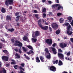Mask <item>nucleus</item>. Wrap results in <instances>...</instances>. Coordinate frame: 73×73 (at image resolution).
I'll list each match as a JSON object with an SVG mask.
<instances>
[{"label":"nucleus","instance_id":"f257e3e1","mask_svg":"<svg viewBox=\"0 0 73 73\" xmlns=\"http://www.w3.org/2000/svg\"><path fill=\"white\" fill-rule=\"evenodd\" d=\"M41 19H40L39 20L38 22V26L40 27V28H41L42 29H43V30H44L45 31H46L48 29V26H45L44 27H42V25L41 23Z\"/></svg>","mask_w":73,"mask_h":73},{"label":"nucleus","instance_id":"f03ea898","mask_svg":"<svg viewBox=\"0 0 73 73\" xmlns=\"http://www.w3.org/2000/svg\"><path fill=\"white\" fill-rule=\"evenodd\" d=\"M58 6V7L57 10H60L61 8L62 9H63V7H62V6H61V5H60V4H56L53 5L52 6V9H53L56 10V7H57Z\"/></svg>","mask_w":73,"mask_h":73},{"label":"nucleus","instance_id":"7ed1b4c3","mask_svg":"<svg viewBox=\"0 0 73 73\" xmlns=\"http://www.w3.org/2000/svg\"><path fill=\"white\" fill-rule=\"evenodd\" d=\"M14 45L15 46H18L20 48H21L22 46H23V44L21 42H20L18 40H16L15 41V42L14 44Z\"/></svg>","mask_w":73,"mask_h":73},{"label":"nucleus","instance_id":"20e7f679","mask_svg":"<svg viewBox=\"0 0 73 73\" xmlns=\"http://www.w3.org/2000/svg\"><path fill=\"white\" fill-rule=\"evenodd\" d=\"M71 28V26L70 25H69V26L67 27V31H66L67 34L68 35H71L73 34V32L70 31V29Z\"/></svg>","mask_w":73,"mask_h":73},{"label":"nucleus","instance_id":"39448f33","mask_svg":"<svg viewBox=\"0 0 73 73\" xmlns=\"http://www.w3.org/2000/svg\"><path fill=\"white\" fill-rule=\"evenodd\" d=\"M13 0H7L5 1V4L7 6H9V4H13Z\"/></svg>","mask_w":73,"mask_h":73},{"label":"nucleus","instance_id":"423d86ee","mask_svg":"<svg viewBox=\"0 0 73 73\" xmlns=\"http://www.w3.org/2000/svg\"><path fill=\"white\" fill-rule=\"evenodd\" d=\"M58 56L59 58L64 60V56L62 54L58 52Z\"/></svg>","mask_w":73,"mask_h":73},{"label":"nucleus","instance_id":"0eeeda50","mask_svg":"<svg viewBox=\"0 0 73 73\" xmlns=\"http://www.w3.org/2000/svg\"><path fill=\"white\" fill-rule=\"evenodd\" d=\"M45 42L46 43H47L48 44H49V45H52L53 42V41L52 39H47L46 40Z\"/></svg>","mask_w":73,"mask_h":73},{"label":"nucleus","instance_id":"6e6552de","mask_svg":"<svg viewBox=\"0 0 73 73\" xmlns=\"http://www.w3.org/2000/svg\"><path fill=\"white\" fill-rule=\"evenodd\" d=\"M50 70L51 71L56 72V68L54 66H52L50 67Z\"/></svg>","mask_w":73,"mask_h":73},{"label":"nucleus","instance_id":"1a4fd4ad","mask_svg":"<svg viewBox=\"0 0 73 73\" xmlns=\"http://www.w3.org/2000/svg\"><path fill=\"white\" fill-rule=\"evenodd\" d=\"M60 46L61 48H64L67 46V44L65 43H61L60 44Z\"/></svg>","mask_w":73,"mask_h":73},{"label":"nucleus","instance_id":"9d476101","mask_svg":"<svg viewBox=\"0 0 73 73\" xmlns=\"http://www.w3.org/2000/svg\"><path fill=\"white\" fill-rule=\"evenodd\" d=\"M50 49H52V51L54 54H56L57 52L56 51V49L54 47H51Z\"/></svg>","mask_w":73,"mask_h":73},{"label":"nucleus","instance_id":"9b49d317","mask_svg":"<svg viewBox=\"0 0 73 73\" xmlns=\"http://www.w3.org/2000/svg\"><path fill=\"white\" fill-rule=\"evenodd\" d=\"M51 25L52 26V28L54 29H55L56 28H58V25H57V24L56 23H52Z\"/></svg>","mask_w":73,"mask_h":73},{"label":"nucleus","instance_id":"f8f14e48","mask_svg":"<svg viewBox=\"0 0 73 73\" xmlns=\"http://www.w3.org/2000/svg\"><path fill=\"white\" fill-rule=\"evenodd\" d=\"M2 60L6 61H8V59H9L8 57L5 56H2Z\"/></svg>","mask_w":73,"mask_h":73},{"label":"nucleus","instance_id":"ddd939ff","mask_svg":"<svg viewBox=\"0 0 73 73\" xmlns=\"http://www.w3.org/2000/svg\"><path fill=\"white\" fill-rule=\"evenodd\" d=\"M23 40L25 41H28V42H29V40L28 39V38L27 36H25L23 38Z\"/></svg>","mask_w":73,"mask_h":73},{"label":"nucleus","instance_id":"4468645a","mask_svg":"<svg viewBox=\"0 0 73 73\" xmlns=\"http://www.w3.org/2000/svg\"><path fill=\"white\" fill-rule=\"evenodd\" d=\"M6 21H11L12 18L9 15H7L6 17Z\"/></svg>","mask_w":73,"mask_h":73},{"label":"nucleus","instance_id":"2eb2a0df","mask_svg":"<svg viewBox=\"0 0 73 73\" xmlns=\"http://www.w3.org/2000/svg\"><path fill=\"white\" fill-rule=\"evenodd\" d=\"M40 35V34L38 31H36L35 33V36L36 37H37V36H39Z\"/></svg>","mask_w":73,"mask_h":73},{"label":"nucleus","instance_id":"dca6fc26","mask_svg":"<svg viewBox=\"0 0 73 73\" xmlns=\"http://www.w3.org/2000/svg\"><path fill=\"white\" fill-rule=\"evenodd\" d=\"M39 58L42 62H45V60H44L45 58L44 56H40Z\"/></svg>","mask_w":73,"mask_h":73},{"label":"nucleus","instance_id":"f3484780","mask_svg":"<svg viewBox=\"0 0 73 73\" xmlns=\"http://www.w3.org/2000/svg\"><path fill=\"white\" fill-rule=\"evenodd\" d=\"M36 62H38V63L40 62V60L39 59V58L38 57V56H37L36 57Z\"/></svg>","mask_w":73,"mask_h":73},{"label":"nucleus","instance_id":"a211bd4d","mask_svg":"<svg viewBox=\"0 0 73 73\" xmlns=\"http://www.w3.org/2000/svg\"><path fill=\"white\" fill-rule=\"evenodd\" d=\"M27 53L28 55H30V54H31L32 53H34L33 51L32 50H30L29 51L27 52Z\"/></svg>","mask_w":73,"mask_h":73},{"label":"nucleus","instance_id":"6ab92c4d","mask_svg":"<svg viewBox=\"0 0 73 73\" xmlns=\"http://www.w3.org/2000/svg\"><path fill=\"white\" fill-rule=\"evenodd\" d=\"M15 56H16V58H20V56L17 53H16L15 55Z\"/></svg>","mask_w":73,"mask_h":73},{"label":"nucleus","instance_id":"aec40b11","mask_svg":"<svg viewBox=\"0 0 73 73\" xmlns=\"http://www.w3.org/2000/svg\"><path fill=\"white\" fill-rule=\"evenodd\" d=\"M1 12L2 13H5L6 11H5V9L4 7L2 8L1 9Z\"/></svg>","mask_w":73,"mask_h":73},{"label":"nucleus","instance_id":"412c9836","mask_svg":"<svg viewBox=\"0 0 73 73\" xmlns=\"http://www.w3.org/2000/svg\"><path fill=\"white\" fill-rule=\"evenodd\" d=\"M58 65L59 66H61V65H63V63H62V61L60 60H59Z\"/></svg>","mask_w":73,"mask_h":73},{"label":"nucleus","instance_id":"4be33fe9","mask_svg":"<svg viewBox=\"0 0 73 73\" xmlns=\"http://www.w3.org/2000/svg\"><path fill=\"white\" fill-rule=\"evenodd\" d=\"M48 54H49V55H48L46 56V58H48V59H50V58L51 57L50 56V53H49Z\"/></svg>","mask_w":73,"mask_h":73},{"label":"nucleus","instance_id":"5701e85b","mask_svg":"<svg viewBox=\"0 0 73 73\" xmlns=\"http://www.w3.org/2000/svg\"><path fill=\"white\" fill-rule=\"evenodd\" d=\"M56 35H59V33H60V30L59 29L57 30L55 32Z\"/></svg>","mask_w":73,"mask_h":73},{"label":"nucleus","instance_id":"b1692460","mask_svg":"<svg viewBox=\"0 0 73 73\" xmlns=\"http://www.w3.org/2000/svg\"><path fill=\"white\" fill-rule=\"evenodd\" d=\"M8 32H14V29L13 28H12L11 29H8L7 30Z\"/></svg>","mask_w":73,"mask_h":73},{"label":"nucleus","instance_id":"393cba45","mask_svg":"<svg viewBox=\"0 0 73 73\" xmlns=\"http://www.w3.org/2000/svg\"><path fill=\"white\" fill-rule=\"evenodd\" d=\"M72 18L71 17H69L68 18V20L70 23H71V21H72Z\"/></svg>","mask_w":73,"mask_h":73},{"label":"nucleus","instance_id":"a878e982","mask_svg":"<svg viewBox=\"0 0 73 73\" xmlns=\"http://www.w3.org/2000/svg\"><path fill=\"white\" fill-rule=\"evenodd\" d=\"M65 59L66 60H68L69 61H72V58H69V57H68V58L66 57H65Z\"/></svg>","mask_w":73,"mask_h":73},{"label":"nucleus","instance_id":"bb28decb","mask_svg":"<svg viewBox=\"0 0 73 73\" xmlns=\"http://www.w3.org/2000/svg\"><path fill=\"white\" fill-rule=\"evenodd\" d=\"M24 56L28 60H30V58H29V56H27L26 54H24Z\"/></svg>","mask_w":73,"mask_h":73},{"label":"nucleus","instance_id":"cd10ccee","mask_svg":"<svg viewBox=\"0 0 73 73\" xmlns=\"http://www.w3.org/2000/svg\"><path fill=\"white\" fill-rule=\"evenodd\" d=\"M27 48L29 49H31V50H33V47L31 46H27Z\"/></svg>","mask_w":73,"mask_h":73},{"label":"nucleus","instance_id":"c85d7f7f","mask_svg":"<svg viewBox=\"0 0 73 73\" xmlns=\"http://www.w3.org/2000/svg\"><path fill=\"white\" fill-rule=\"evenodd\" d=\"M44 51L45 52H46V53H49V51L48 50V49L47 48H45Z\"/></svg>","mask_w":73,"mask_h":73},{"label":"nucleus","instance_id":"c756f323","mask_svg":"<svg viewBox=\"0 0 73 73\" xmlns=\"http://www.w3.org/2000/svg\"><path fill=\"white\" fill-rule=\"evenodd\" d=\"M62 15V13H57V16L60 17Z\"/></svg>","mask_w":73,"mask_h":73},{"label":"nucleus","instance_id":"7c9ffc66","mask_svg":"<svg viewBox=\"0 0 73 73\" xmlns=\"http://www.w3.org/2000/svg\"><path fill=\"white\" fill-rule=\"evenodd\" d=\"M22 49H23V51H24V52H27V49L25 48L24 47H22Z\"/></svg>","mask_w":73,"mask_h":73},{"label":"nucleus","instance_id":"2f4dec72","mask_svg":"<svg viewBox=\"0 0 73 73\" xmlns=\"http://www.w3.org/2000/svg\"><path fill=\"white\" fill-rule=\"evenodd\" d=\"M60 23H62L64 22V20L61 18L60 20Z\"/></svg>","mask_w":73,"mask_h":73},{"label":"nucleus","instance_id":"473e14b6","mask_svg":"<svg viewBox=\"0 0 73 73\" xmlns=\"http://www.w3.org/2000/svg\"><path fill=\"white\" fill-rule=\"evenodd\" d=\"M43 12L44 13H46V9L45 8H44L42 10Z\"/></svg>","mask_w":73,"mask_h":73},{"label":"nucleus","instance_id":"72a5a7b5","mask_svg":"<svg viewBox=\"0 0 73 73\" xmlns=\"http://www.w3.org/2000/svg\"><path fill=\"white\" fill-rule=\"evenodd\" d=\"M21 48H20L19 49V53H20V54H21V53H23V52H22V51H21Z\"/></svg>","mask_w":73,"mask_h":73},{"label":"nucleus","instance_id":"f704fd0d","mask_svg":"<svg viewBox=\"0 0 73 73\" xmlns=\"http://www.w3.org/2000/svg\"><path fill=\"white\" fill-rule=\"evenodd\" d=\"M32 40L33 42H36L37 41V39L36 38H32Z\"/></svg>","mask_w":73,"mask_h":73},{"label":"nucleus","instance_id":"c9c22d12","mask_svg":"<svg viewBox=\"0 0 73 73\" xmlns=\"http://www.w3.org/2000/svg\"><path fill=\"white\" fill-rule=\"evenodd\" d=\"M19 15V12H17L15 14V16H17L18 15Z\"/></svg>","mask_w":73,"mask_h":73},{"label":"nucleus","instance_id":"e433bc0d","mask_svg":"<svg viewBox=\"0 0 73 73\" xmlns=\"http://www.w3.org/2000/svg\"><path fill=\"white\" fill-rule=\"evenodd\" d=\"M18 65H15L14 66V67L15 69H17V68H18Z\"/></svg>","mask_w":73,"mask_h":73},{"label":"nucleus","instance_id":"4c0bfd02","mask_svg":"<svg viewBox=\"0 0 73 73\" xmlns=\"http://www.w3.org/2000/svg\"><path fill=\"white\" fill-rule=\"evenodd\" d=\"M3 52L4 53H8V51L7 50H3Z\"/></svg>","mask_w":73,"mask_h":73},{"label":"nucleus","instance_id":"58836bf2","mask_svg":"<svg viewBox=\"0 0 73 73\" xmlns=\"http://www.w3.org/2000/svg\"><path fill=\"white\" fill-rule=\"evenodd\" d=\"M32 37H33V38H36V36H35V34L34 33L32 34Z\"/></svg>","mask_w":73,"mask_h":73},{"label":"nucleus","instance_id":"ea45409f","mask_svg":"<svg viewBox=\"0 0 73 73\" xmlns=\"http://www.w3.org/2000/svg\"><path fill=\"white\" fill-rule=\"evenodd\" d=\"M58 53H62V51L61 49H58Z\"/></svg>","mask_w":73,"mask_h":73},{"label":"nucleus","instance_id":"a19ab883","mask_svg":"<svg viewBox=\"0 0 73 73\" xmlns=\"http://www.w3.org/2000/svg\"><path fill=\"white\" fill-rule=\"evenodd\" d=\"M46 14L45 13H44L42 17L43 18H44V17H46Z\"/></svg>","mask_w":73,"mask_h":73},{"label":"nucleus","instance_id":"79ce46f5","mask_svg":"<svg viewBox=\"0 0 73 73\" xmlns=\"http://www.w3.org/2000/svg\"><path fill=\"white\" fill-rule=\"evenodd\" d=\"M3 71L4 73H7V72L6 71V70H5V69H4V68H3Z\"/></svg>","mask_w":73,"mask_h":73},{"label":"nucleus","instance_id":"37998d69","mask_svg":"<svg viewBox=\"0 0 73 73\" xmlns=\"http://www.w3.org/2000/svg\"><path fill=\"white\" fill-rule=\"evenodd\" d=\"M19 69H22V70H23V71H24L25 70H24V69L22 68V67H21V66H20L19 67Z\"/></svg>","mask_w":73,"mask_h":73},{"label":"nucleus","instance_id":"c03bdc74","mask_svg":"<svg viewBox=\"0 0 73 73\" xmlns=\"http://www.w3.org/2000/svg\"><path fill=\"white\" fill-rule=\"evenodd\" d=\"M25 65V64L24 63H22L21 64V66H22L23 68H24V67Z\"/></svg>","mask_w":73,"mask_h":73},{"label":"nucleus","instance_id":"a18cd8bd","mask_svg":"<svg viewBox=\"0 0 73 73\" xmlns=\"http://www.w3.org/2000/svg\"><path fill=\"white\" fill-rule=\"evenodd\" d=\"M69 23H67L65 24H64V25H65V26H67V27H68V25H69Z\"/></svg>","mask_w":73,"mask_h":73},{"label":"nucleus","instance_id":"49530a36","mask_svg":"<svg viewBox=\"0 0 73 73\" xmlns=\"http://www.w3.org/2000/svg\"><path fill=\"white\" fill-rule=\"evenodd\" d=\"M70 41L72 42V43H73V38H70Z\"/></svg>","mask_w":73,"mask_h":73},{"label":"nucleus","instance_id":"de8ad7c7","mask_svg":"<svg viewBox=\"0 0 73 73\" xmlns=\"http://www.w3.org/2000/svg\"><path fill=\"white\" fill-rule=\"evenodd\" d=\"M11 41L13 42V43H14V42H15V40L14 39H12L11 40Z\"/></svg>","mask_w":73,"mask_h":73},{"label":"nucleus","instance_id":"09e8293b","mask_svg":"<svg viewBox=\"0 0 73 73\" xmlns=\"http://www.w3.org/2000/svg\"><path fill=\"white\" fill-rule=\"evenodd\" d=\"M49 29L50 30V32H51V31H52V29L50 27H49Z\"/></svg>","mask_w":73,"mask_h":73},{"label":"nucleus","instance_id":"8fccbe9b","mask_svg":"<svg viewBox=\"0 0 73 73\" xmlns=\"http://www.w3.org/2000/svg\"><path fill=\"white\" fill-rule=\"evenodd\" d=\"M2 47H3V44L0 43V49H1V48H2Z\"/></svg>","mask_w":73,"mask_h":73},{"label":"nucleus","instance_id":"3c124183","mask_svg":"<svg viewBox=\"0 0 73 73\" xmlns=\"http://www.w3.org/2000/svg\"><path fill=\"white\" fill-rule=\"evenodd\" d=\"M70 54V52H68L66 54V55L67 56H69Z\"/></svg>","mask_w":73,"mask_h":73},{"label":"nucleus","instance_id":"603ef678","mask_svg":"<svg viewBox=\"0 0 73 73\" xmlns=\"http://www.w3.org/2000/svg\"><path fill=\"white\" fill-rule=\"evenodd\" d=\"M56 43H54L52 44V46L53 47H55V46H56Z\"/></svg>","mask_w":73,"mask_h":73},{"label":"nucleus","instance_id":"864d4df0","mask_svg":"<svg viewBox=\"0 0 73 73\" xmlns=\"http://www.w3.org/2000/svg\"><path fill=\"white\" fill-rule=\"evenodd\" d=\"M20 15H18L17 17H16V19H20Z\"/></svg>","mask_w":73,"mask_h":73},{"label":"nucleus","instance_id":"5fc2aeb1","mask_svg":"<svg viewBox=\"0 0 73 73\" xmlns=\"http://www.w3.org/2000/svg\"><path fill=\"white\" fill-rule=\"evenodd\" d=\"M15 62H11V64H15Z\"/></svg>","mask_w":73,"mask_h":73},{"label":"nucleus","instance_id":"6e6d98bb","mask_svg":"<svg viewBox=\"0 0 73 73\" xmlns=\"http://www.w3.org/2000/svg\"><path fill=\"white\" fill-rule=\"evenodd\" d=\"M35 15L36 17V18H38V14H35Z\"/></svg>","mask_w":73,"mask_h":73},{"label":"nucleus","instance_id":"4d7b16f0","mask_svg":"<svg viewBox=\"0 0 73 73\" xmlns=\"http://www.w3.org/2000/svg\"><path fill=\"white\" fill-rule=\"evenodd\" d=\"M34 13H37V10H35L34 11Z\"/></svg>","mask_w":73,"mask_h":73},{"label":"nucleus","instance_id":"13d9d810","mask_svg":"<svg viewBox=\"0 0 73 73\" xmlns=\"http://www.w3.org/2000/svg\"><path fill=\"white\" fill-rule=\"evenodd\" d=\"M58 60H56V61H55V63H56V64H57L58 63Z\"/></svg>","mask_w":73,"mask_h":73},{"label":"nucleus","instance_id":"bf43d9fd","mask_svg":"<svg viewBox=\"0 0 73 73\" xmlns=\"http://www.w3.org/2000/svg\"><path fill=\"white\" fill-rule=\"evenodd\" d=\"M19 21V19L17 18L15 19V21H17V22Z\"/></svg>","mask_w":73,"mask_h":73},{"label":"nucleus","instance_id":"052dcab7","mask_svg":"<svg viewBox=\"0 0 73 73\" xmlns=\"http://www.w3.org/2000/svg\"><path fill=\"white\" fill-rule=\"evenodd\" d=\"M14 50H15V52H18V51H19V50H18V49H17L16 48Z\"/></svg>","mask_w":73,"mask_h":73},{"label":"nucleus","instance_id":"680f3d73","mask_svg":"<svg viewBox=\"0 0 73 73\" xmlns=\"http://www.w3.org/2000/svg\"><path fill=\"white\" fill-rule=\"evenodd\" d=\"M71 24L72 27H73V20H72V22H71Z\"/></svg>","mask_w":73,"mask_h":73},{"label":"nucleus","instance_id":"e2e57ef3","mask_svg":"<svg viewBox=\"0 0 73 73\" xmlns=\"http://www.w3.org/2000/svg\"><path fill=\"white\" fill-rule=\"evenodd\" d=\"M48 2L49 4H50L52 3V1H49Z\"/></svg>","mask_w":73,"mask_h":73},{"label":"nucleus","instance_id":"0e129e2a","mask_svg":"<svg viewBox=\"0 0 73 73\" xmlns=\"http://www.w3.org/2000/svg\"><path fill=\"white\" fill-rule=\"evenodd\" d=\"M52 62L54 64H56V61H53Z\"/></svg>","mask_w":73,"mask_h":73},{"label":"nucleus","instance_id":"69168bd1","mask_svg":"<svg viewBox=\"0 0 73 73\" xmlns=\"http://www.w3.org/2000/svg\"><path fill=\"white\" fill-rule=\"evenodd\" d=\"M45 1H46V0H42V3H44Z\"/></svg>","mask_w":73,"mask_h":73},{"label":"nucleus","instance_id":"338daca9","mask_svg":"<svg viewBox=\"0 0 73 73\" xmlns=\"http://www.w3.org/2000/svg\"><path fill=\"white\" fill-rule=\"evenodd\" d=\"M62 73H68L66 71H64L62 72Z\"/></svg>","mask_w":73,"mask_h":73},{"label":"nucleus","instance_id":"774afa93","mask_svg":"<svg viewBox=\"0 0 73 73\" xmlns=\"http://www.w3.org/2000/svg\"><path fill=\"white\" fill-rule=\"evenodd\" d=\"M12 6H10L9 8V9H12Z\"/></svg>","mask_w":73,"mask_h":73}]
</instances>
